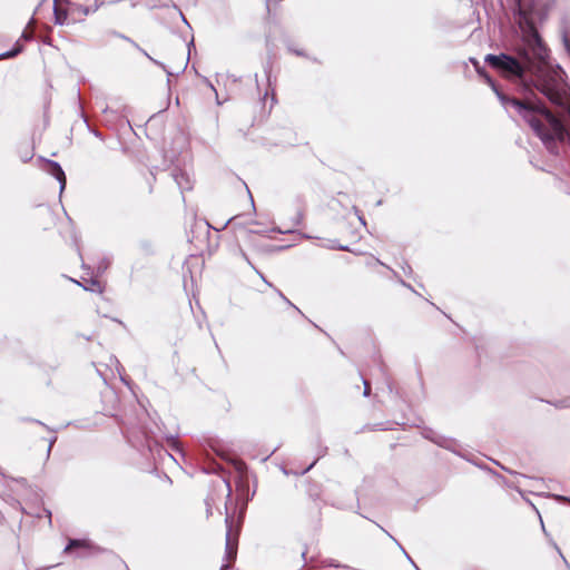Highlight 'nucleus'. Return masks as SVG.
Wrapping results in <instances>:
<instances>
[{"mask_svg":"<svg viewBox=\"0 0 570 570\" xmlns=\"http://www.w3.org/2000/svg\"><path fill=\"white\" fill-rule=\"evenodd\" d=\"M21 38H23L24 40H30L32 38V35L28 33L27 31H23Z\"/></svg>","mask_w":570,"mask_h":570,"instance_id":"nucleus-15","label":"nucleus"},{"mask_svg":"<svg viewBox=\"0 0 570 570\" xmlns=\"http://www.w3.org/2000/svg\"><path fill=\"white\" fill-rule=\"evenodd\" d=\"M92 132L96 137L101 138V134L98 130H94Z\"/></svg>","mask_w":570,"mask_h":570,"instance_id":"nucleus-22","label":"nucleus"},{"mask_svg":"<svg viewBox=\"0 0 570 570\" xmlns=\"http://www.w3.org/2000/svg\"><path fill=\"white\" fill-rule=\"evenodd\" d=\"M33 156L32 150H26L24 153H21L20 157L23 163L29 161Z\"/></svg>","mask_w":570,"mask_h":570,"instance_id":"nucleus-10","label":"nucleus"},{"mask_svg":"<svg viewBox=\"0 0 570 570\" xmlns=\"http://www.w3.org/2000/svg\"><path fill=\"white\" fill-rule=\"evenodd\" d=\"M228 567H229L228 564H224V566L222 567V569H220V570H225V569H227Z\"/></svg>","mask_w":570,"mask_h":570,"instance_id":"nucleus-31","label":"nucleus"},{"mask_svg":"<svg viewBox=\"0 0 570 570\" xmlns=\"http://www.w3.org/2000/svg\"><path fill=\"white\" fill-rule=\"evenodd\" d=\"M363 384H364V396H368L370 395V384L366 380H363Z\"/></svg>","mask_w":570,"mask_h":570,"instance_id":"nucleus-13","label":"nucleus"},{"mask_svg":"<svg viewBox=\"0 0 570 570\" xmlns=\"http://www.w3.org/2000/svg\"><path fill=\"white\" fill-rule=\"evenodd\" d=\"M315 463H316V461H314L312 464H309V466H307V468L304 470V473H305V472H307V471H309V470L314 466V464H315Z\"/></svg>","mask_w":570,"mask_h":570,"instance_id":"nucleus-18","label":"nucleus"},{"mask_svg":"<svg viewBox=\"0 0 570 570\" xmlns=\"http://www.w3.org/2000/svg\"><path fill=\"white\" fill-rule=\"evenodd\" d=\"M273 230H275V232H277V233H282V234H284V233H289V232H291V230H282V229H279V228H274Z\"/></svg>","mask_w":570,"mask_h":570,"instance_id":"nucleus-17","label":"nucleus"},{"mask_svg":"<svg viewBox=\"0 0 570 570\" xmlns=\"http://www.w3.org/2000/svg\"><path fill=\"white\" fill-rule=\"evenodd\" d=\"M331 249H340V250H348L347 246L344 245H337L336 242H332V244L328 246Z\"/></svg>","mask_w":570,"mask_h":570,"instance_id":"nucleus-11","label":"nucleus"},{"mask_svg":"<svg viewBox=\"0 0 570 570\" xmlns=\"http://www.w3.org/2000/svg\"><path fill=\"white\" fill-rule=\"evenodd\" d=\"M358 219H360V222H361L363 225H365V220H364V218H363L362 216H358Z\"/></svg>","mask_w":570,"mask_h":570,"instance_id":"nucleus-25","label":"nucleus"},{"mask_svg":"<svg viewBox=\"0 0 570 570\" xmlns=\"http://www.w3.org/2000/svg\"><path fill=\"white\" fill-rule=\"evenodd\" d=\"M249 197H250V203H252V205L254 206V199H253V197H252V195H250V194H249Z\"/></svg>","mask_w":570,"mask_h":570,"instance_id":"nucleus-35","label":"nucleus"},{"mask_svg":"<svg viewBox=\"0 0 570 570\" xmlns=\"http://www.w3.org/2000/svg\"><path fill=\"white\" fill-rule=\"evenodd\" d=\"M23 47L17 42L13 47V49L9 50V51H6L3 53H0V60L1 59H9V58H13L16 57L17 55H19L21 51H22Z\"/></svg>","mask_w":570,"mask_h":570,"instance_id":"nucleus-7","label":"nucleus"},{"mask_svg":"<svg viewBox=\"0 0 570 570\" xmlns=\"http://www.w3.org/2000/svg\"><path fill=\"white\" fill-rule=\"evenodd\" d=\"M180 16H181V18H183V21H184L185 23H187V20H186V18L183 16V13H180Z\"/></svg>","mask_w":570,"mask_h":570,"instance_id":"nucleus-34","label":"nucleus"},{"mask_svg":"<svg viewBox=\"0 0 570 570\" xmlns=\"http://www.w3.org/2000/svg\"><path fill=\"white\" fill-rule=\"evenodd\" d=\"M411 562L413 563V567H415V570H420V568L416 567V563H414L412 560H411Z\"/></svg>","mask_w":570,"mask_h":570,"instance_id":"nucleus-32","label":"nucleus"},{"mask_svg":"<svg viewBox=\"0 0 570 570\" xmlns=\"http://www.w3.org/2000/svg\"><path fill=\"white\" fill-rule=\"evenodd\" d=\"M548 403L553 405L556 409H567L570 407V397L558 400L554 402L548 401Z\"/></svg>","mask_w":570,"mask_h":570,"instance_id":"nucleus-8","label":"nucleus"},{"mask_svg":"<svg viewBox=\"0 0 570 570\" xmlns=\"http://www.w3.org/2000/svg\"><path fill=\"white\" fill-rule=\"evenodd\" d=\"M53 14H55V22L57 24H63L68 17L67 11L58 8L56 4L53 7Z\"/></svg>","mask_w":570,"mask_h":570,"instance_id":"nucleus-6","label":"nucleus"},{"mask_svg":"<svg viewBox=\"0 0 570 570\" xmlns=\"http://www.w3.org/2000/svg\"><path fill=\"white\" fill-rule=\"evenodd\" d=\"M411 562L413 563V567H415V570H420V568L416 567V563H414L412 560H411Z\"/></svg>","mask_w":570,"mask_h":570,"instance_id":"nucleus-30","label":"nucleus"},{"mask_svg":"<svg viewBox=\"0 0 570 570\" xmlns=\"http://www.w3.org/2000/svg\"><path fill=\"white\" fill-rule=\"evenodd\" d=\"M170 441H171L174 446H177V442H176V440L174 438H171Z\"/></svg>","mask_w":570,"mask_h":570,"instance_id":"nucleus-24","label":"nucleus"},{"mask_svg":"<svg viewBox=\"0 0 570 570\" xmlns=\"http://www.w3.org/2000/svg\"><path fill=\"white\" fill-rule=\"evenodd\" d=\"M411 562L413 563V567H415V570H420V568L416 567V563H414L412 560H411Z\"/></svg>","mask_w":570,"mask_h":570,"instance_id":"nucleus-33","label":"nucleus"},{"mask_svg":"<svg viewBox=\"0 0 570 570\" xmlns=\"http://www.w3.org/2000/svg\"><path fill=\"white\" fill-rule=\"evenodd\" d=\"M45 163H46L45 170L58 180L59 187H60V193H62L63 189L66 188V184H67L65 171L62 170L59 163H57L55 160L45 159Z\"/></svg>","mask_w":570,"mask_h":570,"instance_id":"nucleus-2","label":"nucleus"},{"mask_svg":"<svg viewBox=\"0 0 570 570\" xmlns=\"http://www.w3.org/2000/svg\"><path fill=\"white\" fill-rule=\"evenodd\" d=\"M521 24L523 47L519 49V58L500 53L485 56L484 60L505 77L527 83L525 73L534 77V87L544 95L559 110L551 112L540 100L533 98H510L499 90L494 81L471 58L476 72L485 79L501 104L512 107L532 128L551 154H558V144L570 142V86L564 81V71L560 66L552 67L549 49L543 43L534 24L523 17Z\"/></svg>","mask_w":570,"mask_h":570,"instance_id":"nucleus-1","label":"nucleus"},{"mask_svg":"<svg viewBox=\"0 0 570 570\" xmlns=\"http://www.w3.org/2000/svg\"><path fill=\"white\" fill-rule=\"evenodd\" d=\"M287 303L289 304V306H293L294 309H297L296 305H293V303H291L289 301Z\"/></svg>","mask_w":570,"mask_h":570,"instance_id":"nucleus-28","label":"nucleus"},{"mask_svg":"<svg viewBox=\"0 0 570 570\" xmlns=\"http://www.w3.org/2000/svg\"><path fill=\"white\" fill-rule=\"evenodd\" d=\"M142 52H144V55H145L148 59H150L155 65H157V66H159L160 68H163V69L167 72V75H168V76H171V72L167 70V68H166V66H165L164 63H161L160 61H158V60L154 59L153 57H150L146 51H142Z\"/></svg>","mask_w":570,"mask_h":570,"instance_id":"nucleus-9","label":"nucleus"},{"mask_svg":"<svg viewBox=\"0 0 570 570\" xmlns=\"http://www.w3.org/2000/svg\"><path fill=\"white\" fill-rule=\"evenodd\" d=\"M289 50H291V51H293V52H294L295 55H297V56H304V52H303V51H301V50H294V49H292V48H289Z\"/></svg>","mask_w":570,"mask_h":570,"instance_id":"nucleus-16","label":"nucleus"},{"mask_svg":"<svg viewBox=\"0 0 570 570\" xmlns=\"http://www.w3.org/2000/svg\"><path fill=\"white\" fill-rule=\"evenodd\" d=\"M397 546H399V547L401 548V550H402V551H403V552L405 553V556H406V559H409V560L411 561V558H410V556H409V554H407V553H406V552L404 551V549L402 548V546H401L400 543H399Z\"/></svg>","mask_w":570,"mask_h":570,"instance_id":"nucleus-21","label":"nucleus"},{"mask_svg":"<svg viewBox=\"0 0 570 570\" xmlns=\"http://www.w3.org/2000/svg\"><path fill=\"white\" fill-rule=\"evenodd\" d=\"M256 273L261 276V278L268 285H271L264 277V275H262L258 271H256Z\"/></svg>","mask_w":570,"mask_h":570,"instance_id":"nucleus-19","label":"nucleus"},{"mask_svg":"<svg viewBox=\"0 0 570 570\" xmlns=\"http://www.w3.org/2000/svg\"><path fill=\"white\" fill-rule=\"evenodd\" d=\"M171 176L181 193L193 188V179L187 171L176 168L173 170Z\"/></svg>","mask_w":570,"mask_h":570,"instance_id":"nucleus-4","label":"nucleus"},{"mask_svg":"<svg viewBox=\"0 0 570 570\" xmlns=\"http://www.w3.org/2000/svg\"><path fill=\"white\" fill-rule=\"evenodd\" d=\"M226 523L228 527L227 533H226V558L229 560H234L236 558V546H234L230 541V522L229 518H226Z\"/></svg>","mask_w":570,"mask_h":570,"instance_id":"nucleus-5","label":"nucleus"},{"mask_svg":"<svg viewBox=\"0 0 570 570\" xmlns=\"http://www.w3.org/2000/svg\"><path fill=\"white\" fill-rule=\"evenodd\" d=\"M384 533H386L396 544H399V542L390 533H387V530H384Z\"/></svg>","mask_w":570,"mask_h":570,"instance_id":"nucleus-20","label":"nucleus"},{"mask_svg":"<svg viewBox=\"0 0 570 570\" xmlns=\"http://www.w3.org/2000/svg\"><path fill=\"white\" fill-rule=\"evenodd\" d=\"M242 255H243V257L246 259V262H247L249 265H252V263L249 262V259H248L247 255H246L245 253H242Z\"/></svg>","mask_w":570,"mask_h":570,"instance_id":"nucleus-23","label":"nucleus"},{"mask_svg":"<svg viewBox=\"0 0 570 570\" xmlns=\"http://www.w3.org/2000/svg\"><path fill=\"white\" fill-rule=\"evenodd\" d=\"M287 303L289 304V306H293L294 309H297L296 305H293V303H291L289 301Z\"/></svg>","mask_w":570,"mask_h":570,"instance_id":"nucleus-29","label":"nucleus"},{"mask_svg":"<svg viewBox=\"0 0 570 570\" xmlns=\"http://www.w3.org/2000/svg\"><path fill=\"white\" fill-rule=\"evenodd\" d=\"M433 441H434L435 443H438V444H441V445H442V443H441L439 440H433Z\"/></svg>","mask_w":570,"mask_h":570,"instance_id":"nucleus-36","label":"nucleus"},{"mask_svg":"<svg viewBox=\"0 0 570 570\" xmlns=\"http://www.w3.org/2000/svg\"><path fill=\"white\" fill-rule=\"evenodd\" d=\"M72 549H82L79 557H88L99 551V548L92 547L88 540L80 539H70L65 548V552H69Z\"/></svg>","mask_w":570,"mask_h":570,"instance_id":"nucleus-3","label":"nucleus"},{"mask_svg":"<svg viewBox=\"0 0 570 570\" xmlns=\"http://www.w3.org/2000/svg\"><path fill=\"white\" fill-rule=\"evenodd\" d=\"M279 296H281L284 301L288 302V299L283 295V293H281V292H279Z\"/></svg>","mask_w":570,"mask_h":570,"instance_id":"nucleus-26","label":"nucleus"},{"mask_svg":"<svg viewBox=\"0 0 570 570\" xmlns=\"http://www.w3.org/2000/svg\"><path fill=\"white\" fill-rule=\"evenodd\" d=\"M56 441H57V436H53L50 439L49 446H48V454L50 453L52 445L55 444Z\"/></svg>","mask_w":570,"mask_h":570,"instance_id":"nucleus-14","label":"nucleus"},{"mask_svg":"<svg viewBox=\"0 0 570 570\" xmlns=\"http://www.w3.org/2000/svg\"><path fill=\"white\" fill-rule=\"evenodd\" d=\"M287 303L289 304V306H293L294 309H297L296 305H293V303H291L289 301Z\"/></svg>","mask_w":570,"mask_h":570,"instance_id":"nucleus-27","label":"nucleus"},{"mask_svg":"<svg viewBox=\"0 0 570 570\" xmlns=\"http://www.w3.org/2000/svg\"><path fill=\"white\" fill-rule=\"evenodd\" d=\"M99 7H100V4L96 2V3H95V7H94L92 9H90V8H88V7H87V8H85V9H83V13H85V14H88V13H90V12H95V11H97V10H98V8H99Z\"/></svg>","mask_w":570,"mask_h":570,"instance_id":"nucleus-12","label":"nucleus"}]
</instances>
